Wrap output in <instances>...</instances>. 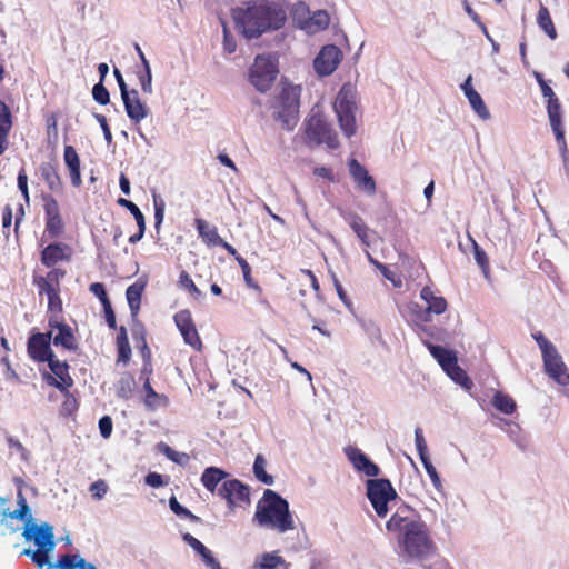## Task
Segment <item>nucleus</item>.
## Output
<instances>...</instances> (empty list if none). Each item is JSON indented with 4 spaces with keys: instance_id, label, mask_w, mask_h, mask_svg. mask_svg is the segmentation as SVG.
Listing matches in <instances>:
<instances>
[{
    "instance_id": "52",
    "label": "nucleus",
    "mask_w": 569,
    "mask_h": 569,
    "mask_svg": "<svg viewBox=\"0 0 569 569\" xmlns=\"http://www.w3.org/2000/svg\"><path fill=\"white\" fill-rule=\"evenodd\" d=\"M132 211H133V217L137 221L139 230H138V233H136L129 238V242L137 243L143 238V234L146 231V220H144L143 213L138 214V212H136L133 209H132Z\"/></svg>"
},
{
    "instance_id": "55",
    "label": "nucleus",
    "mask_w": 569,
    "mask_h": 569,
    "mask_svg": "<svg viewBox=\"0 0 569 569\" xmlns=\"http://www.w3.org/2000/svg\"><path fill=\"white\" fill-rule=\"evenodd\" d=\"M346 456L350 462H371L358 448L348 446L345 448Z\"/></svg>"
},
{
    "instance_id": "59",
    "label": "nucleus",
    "mask_w": 569,
    "mask_h": 569,
    "mask_svg": "<svg viewBox=\"0 0 569 569\" xmlns=\"http://www.w3.org/2000/svg\"><path fill=\"white\" fill-rule=\"evenodd\" d=\"M237 262L242 270L243 279H244L247 286L252 287V288H258L257 283H254L253 279L251 278V268H250L249 263L247 262V260L242 257H237Z\"/></svg>"
},
{
    "instance_id": "50",
    "label": "nucleus",
    "mask_w": 569,
    "mask_h": 569,
    "mask_svg": "<svg viewBox=\"0 0 569 569\" xmlns=\"http://www.w3.org/2000/svg\"><path fill=\"white\" fill-rule=\"evenodd\" d=\"M532 338L539 346L542 356L557 349L555 345L550 342L541 331L532 333Z\"/></svg>"
},
{
    "instance_id": "45",
    "label": "nucleus",
    "mask_w": 569,
    "mask_h": 569,
    "mask_svg": "<svg viewBox=\"0 0 569 569\" xmlns=\"http://www.w3.org/2000/svg\"><path fill=\"white\" fill-rule=\"evenodd\" d=\"M415 440L421 462H429V458L427 455L428 448L420 428H417L415 431Z\"/></svg>"
},
{
    "instance_id": "34",
    "label": "nucleus",
    "mask_w": 569,
    "mask_h": 569,
    "mask_svg": "<svg viewBox=\"0 0 569 569\" xmlns=\"http://www.w3.org/2000/svg\"><path fill=\"white\" fill-rule=\"evenodd\" d=\"M118 361L127 363L131 357V347L128 339L127 329L121 326L117 336Z\"/></svg>"
},
{
    "instance_id": "14",
    "label": "nucleus",
    "mask_w": 569,
    "mask_h": 569,
    "mask_svg": "<svg viewBox=\"0 0 569 569\" xmlns=\"http://www.w3.org/2000/svg\"><path fill=\"white\" fill-rule=\"evenodd\" d=\"M547 375L560 386L569 385V371L557 349L542 356Z\"/></svg>"
},
{
    "instance_id": "22",
    "label": "nucleus",
    "mask_w": 569,
    "mask_h": 569,
    "mask_svg": "<svg viewBox=\"0 0 569 569\" xmlns=\"http://www.w3.org/2000/svg\"><path fill=\"white\" fill-rule=\"evenodd\" d=\"M472 76L469 74L463 83H461L460 88L463 91L466 98L469 101L472 110L482 119L487 120L490 118V112L481 98V96L473 89L472 84Z\"/></svg>"
},
{
    "instance_id": "11",
    "label": "nucleus",
    "mask_w": 569,
    "mask_h": 569,
    "mask_svg": "<svg viewBox=\"0 0 569 569\" xmlns=\"http://www.w3.org/2000/svg\"><path fill=\"white\" fill-rule=\"evenodd\" d=\"M420 298L427 303L426 309H421L418 305L412 306V310L417 313V318L421 321H430L431 313L441 315L447 309V301L441 296H436L429 287H423L420 291Z\"/></svg>"
},
{
    "instance_id": "46",
    "label": "nucleus",
    "mask_w": 569,
    "mask_h": 569,
    "mask_svg": "<svg viewBox=\"0 0 569 569\" xmlns=\"http://www.w3.org/2000/svg\"><path fill=\"white\" fill-rule=\"evenodd\" d=\"M92 97L96 102H98L99 104H102V106L109 103V101H110L109 91L107 90V88L103 86L102 82H99L93 86Z\"/></svg>"
},
{
    "instance_id": "29",
    "label": "nucleus",
    "mask_w": 569,
    "mask_h": 569,
    "mask_svg": "<svg viewBox=\"0 0 569 569\" xmlns=\"http://www.w3.org/2000/svg\"><path fill=\"white\" fill-rule=\"evenodd\" d=\"M143 390L146 392L144 405L148 409L157 410L168 406L169 400L167 396L156 392L151 387L149 379L146 380Z\"/></svg>"
},
{
    "instance_id": "60",
    "label": "nucleus",
    "mask_w": 569,
    "mask_h": 569,
    "mask_svg": "<svg viewBox=\"0 0 569 569\" xmlns=\"http://www.w3.org/2000/svg\"><path fill=\"white\" fill-rule=\"evenodd\" d=\"M423 467H425L433 487L436 488V490L439 492H442L443 491L442 481L439 477V473L437 472L435 465H423Z\"/></svg>"
},
{
    "instance_id": "42",
    "label": "nucleus",
    "mask_w": 569,
    "mask_h": 569,
    "mask_svg": "<svg viewBox=\"0 0 569 569\" xmlns=\"http://www.w3.org/2000/svg\"><path fill=\"white\" fill-rule=\"evenodd\" d=\"M134 387V380L131 377L121 378L116 385V395L118 398L128 399L130 398Z\"/></svg>"
},
{
    "instance_id": "18",
    "label": "nucleus",
    "mask_w": 569,
    "mask_h": 569,
    "mask_svg": "<svg viewBox=\"0 0 569 569\" xmlns=\"http://www.w3.org/2000/svg\"><path fill=\"white\" fill-rule=\"evenodd\" d=\"M349 173L356 183V187L368 196H373L377 191L376 181L368 170L356 159L348 162Z\"/></svg>"
},
{
    "instance_id": "27",
    "label": "nucleus",
    "mask_w": 569,
    "mask_h": 569,
    "mask_svg": "<svg viewBox=\"0 0 569 569\" xmlns=\"http://www.w3.org/2000/svg\"><path fill=\"white\" fill-rule=\"evenodd\" d=\"M345 219L350 226V228L353 230V232L357 234V237L360 239L362 244L369 247V234L371 233V230L363 222L362 218L357 213H349L348 216L345 217Z\"/></svg>"
},
{
    "instance_id": "13",
    "label": "nucleus",
    "mask_w": 569,
    "mask_h": 569,
    "mask_svg": "<svg viewBox=\"0 0 569 569\" xmlns=\"http://www.w3.org/2000/svg\"><path fill=\"white\" fill-rule=\"evenodd\" d=\"M218 493L228 501L230 507L249 505L250 502L249 487L237 479L226 480L218 489Z\"/></svg>"
},
{
    "instance_id": "25",
    "label": "nucleus",
    "mask_w": 569,
    "mask_h": 569,
    "mask_svg": "<svg viewBox=\"0 0 569 569\" xmlns=\"http://www.w3.org/2000/svg\"><path fill=\"white\" fill-rule=\"evenodd\" d=\"M426 346L432 357L438 361L443 371L446 372L451 366L456 365L458 361L456 352L448 350L441 346L432 345L431 342H426Z\"/></svg>"
},
{
    "instance_id": "28",
    "label": "nucleus",
    "mask_w": 569,
    "mask_h": 569,
    "mask_svg": "<svg viewBox=\"0 0 569 569\" xmlns=\"http://www.w3.org/2000/svg\"><path fill=\"white\" fill-rule=\"evenodd\" d=\"M143 290L144 283L139 281L127 288L126 297L132 318H136L139 312Z\"/></svg>"
},
{
    "instance_id": "35",
    "label": "nucleus",
    "mask_w": 569,
    "mask_h": 569,
    "mask_svg": "<svg viewBox=\"0 0 569 569\" xmlns=\"http://www.w3.org/2000/svg\"><path fill=\"white\" fill-rule=\"evenodd\" d=\"M40 173L42 179L47 182L50 190L59 191L61 189V179L51 163H42L40 166Z\"/></svg>"
},
{
    "instance_id": "39",
    "label": "nucleus",
    "mask_w": 569,
    "mask_h": 569,
    "mask_svg": "<svg viewBox=\"0 0 569 569\" xmlns=\"http://www.w3.org/2000/svg\"><path fill=\"white\" fill-rule=\"evenodd\" d=\"M169 507L174 515L181 518L189 519L191 522L201 521L198 516L193 515L189 509L181 506L174 496L169 499Z\"/></svg>"
},
{
    "instance_id": "24",
    "label": "nucleus",
    "mask_w": 569,
    "mask_h": 569,
    "mask_svg": "<svg viewBox=\"0 0 569 569\" xmlns=\"http://www.w3.org/2000/svg\"><path fill=\"white\" fill-rule=\"evenodd\" d=\"M63 160L69 169L71 183L78 188L82 183L80 174V159L72 146H66L63 151Z\"/></svg>"
},
{
    "instance_id": "9",
    "label": "nucleus",
    "mask_w": 569,
    "mask_h": 569,
    "mask_svg": "<svg viewBox=\"0 0 569 569\" xmlns=\"http://www.w3.org/2000/svg\"><path fill=\"white\" fill-rule=\"evenodd\" d=\"M278 73L277 66L271 57L257 56L250 68L249 79L252 86L260 91H268Z\"/></svg>"
},
{
    "instance_id": "32",
    "label": "nucleus",
    "mask_w": 569,
    "mask_h": 569,
    "mask_svg": "<svg viewBox=\"0 0 569 569\" xmlns=\"http://www.w3.org/2000/svg\"><path fill=\"white\" fill-rule=\"evenodd\" d=\"M196 227L199 236L209 244L217 246L222 242V238L218 234L216 227H210L203 219H196Z\"/></svg>"
},
{
    "instance_id": "21",
    "label": "nucleus",
    "mask_w": 569,
    "mask_h": 569,
    "mask_svg": "<svg viewBox=\"0 0 569 569\" xmlns=\"http://www.w3.org/2000/svg\"><path fill=\"white\" fill-rule=\"evenodd\" d=\"M49 325L52 329L57 330V333L51 337L56 347L61 346L69 351H76L78 349V342L70 326L59 322L58 320H50Z\"/></svg>"
},
{
    "instance_id": "63",
    "label": "nucleus",
    "mask_w": 569,
    "mask_h": 569,
    "mask_svg": "<svg viewBox=\"0 0 569 569\" xmlns=\"http://www.w3.org/2000/svg\"><path fill=\"white\" fill-rule=\"evenodd\" d=\"M93 117L99 122V124L103 131L104 140L107 141L108 144H110L112 142V133L108 126L106 117L100 113H94Z\"/></svg>"
},
{
    "instance_id": "47",
    "label": "nucleus",
    "mask_w": 569,
    "mask_h": 569,
    "mask_svg": "<svg viewBox=\"0 0 569 569\" xmlns=\"http://www.w3.org/2000/svg\"><path fill=\"white\" fill-rule=\"evenodd\" d=\"M152 198H153V206H154V220H156L154 226L158 229L164 218L166 204H164L163 199L159 194L153 193Z\"/></svg>"
},
{
    "instance_id": "48",
    "label": "nucleus",
    "mask_w": 569,
    "mask_h": 569,
    "mask_svg": "<svg viewBox=\"0 0 569 569\" xmlns=\"http://www.w3.org/2000/svg\"><path fill=\"white\" fill-rule=\"evenodd\" d=\"M138 79L141 87V90L147 93H152V74L151 69H143V71L138 72Z\"/></svg>"
},
{
    "instance_id": "33",
    "label": "nucleus",
    "mask_w": 569,
    "mask_h": 569,
    "mask_svg": "<svg viewBox=\"0 0 569 569\" xmlns=\"http://www.w3.org/2000/svg\"><path fill=\"white\" fill-rule=\"evenodd\" d=\"M491 403L497 410L505 415L513 413L517 408L516 401L509 395L501 391L495 392Z\"/></svg>"
},
{
    "instance_id": "16",
    "label": "nucleus",
    "mask_w": 569,
    "mask_h": 569,
    "mask_svg": "<svg viewBox=\"0 0 569 569\" xmlns=\"http://www.w3.org/2000/svg\"><path fill=\"white\" fill-rule=\"evenodd\" d=\"M174 322L183 337L184 342L193 349L199 350L202 343L193 323L191 312L187 309L180 310L174 315Z\"/></svg>"
},
{
    "instance_id": "8",
    "label": "nucleus",
    "mask_w": 569,
    "mask_h": 569,
    "mask_svg": "<svg viewBox=\"0 0 569 569\" xmlns=\"http://www.w3.org/2000/svg\"><path fill=\"white\" fill-rule=\"evenodd\" d=\"M367 496L376 513L385 518L388 512V502L396 499L397 492L387 479H373L367 481Z\"/></svg>"
},
{
    "instance_id": "19",
    "label": "nucleus",
    "mask_w": 569,
    "mask_h": 569,
    "mask_svg": "<svg viewBox=\"0 0 569 569\" xmlns=\"http://www.w3.org/2000/svg\"><path fill=\"white\" fill-rule=\"evenodd\" d=\"M128 118L139 124L150 114V108L143 103L139 97V92L132 89L128 94L121 97Z\"/></svg>"
},
{
    "instance_id": "5",
    "label": "nucleus",
    "mask_w": 569,
    "mask_h": 569,
    "mask_svg": "<svg viewBox=\"0 0 569 569\" xmlns=\"http://www.w3.org/2000/svg\"><path fill=\"white\" fill-rule=\"evenodd\" d=\"M401 552L411 559H422L435 550V543L429 537L428 529L423 522L413 526L409 532L398 538Z\"/></svg>"
},
{
    "instance_id": "15",
    "label": "nucleus",
    "mask_w": 569,
    "mask_h": 569,
    "mask_svg": "<svg viewBox=\"0 0 569 569\" xmlns=\"http://www.w3.org/2000/svg\"><path fill=\"white\" fill-rule=\"evenodd\" d=\"M51 337L52 331L46 333H36L29 338L28 353L33 360H37L39 362H48L50 359L54 357L50 348Z\"/></svg>"
},
{
    "instance_id": "31",
    "label": "nucleus",
    "mask_w": 569,
    "mask_h": 569,
    "mask_svg": "<svg viewBox=\"0 0 569 569\" xmlns=\"http://www.w3.org/2000/svg\"><path fill=\"white\" fill-rule=\"evenodd\" d=\"M279 567H281V569H289L290 565L276 552H266L260 557L259 561L256 562L257 569H277Z\"/></svg>"
},
{
    "instance_id": "44",
    "label": "nucleus",
    "mask_w": 569,
    "mask_h": 569,
    "mask_svg": "<svg viewBox=\"0 0 569 569\" xmlns=\"http://www.w3.org/2000/svg\"><path fill=\"white\" fill-rule=\"evenodd\" d=\"M156 449L158 452L164 455L166 458L171 460L172 462H180L181 458H187V455L180 453V452L173 450L171 447H169L164 442H159L156 446Z\"/></svg>"
},
{
    "instance_id": "2",
    "label": "nucleus",
    "mask_w": 569,
    "mask_h": 569,
    "mask_svg": "<svg viewBox=\"0 0 569 569\" xmlns=\"http://www.w3.org/2000/svg\"><path fill=\"white\" fill-rule=\"evenodd\" d=\"M254 519L261 527L286 532L295 528L289 503L273 490L267 489L258 501Z\"/></svg>"
},
{
    "instance_id": "17",
    "label": "nucleus",
    "mask_w": 569,
    "mask_h": 569,
    "mask_svg": "<svg viewBox=\"0 0 569 569\" xmlns=\"http://www.w3.org/2000/svg\"><path fill=\"white\" fill-rule=\"evenodd\" d=\"M421 521L416 520L412 516V510L408 507L399 508L387 521L386 528L389 532H393L399 537L409 532L413 526L419 525Z\"/></svg>"
},
{
    "instance_id": "23",
    "label": "nucleus",
    "mask_w": 569,
    "mask_h": 569,
    "mask_svg": "<svg viewBox=\"0 0 569 569\" xmlns=\"http://www.w3.org/2000/svg\"><path fill=\"white\" fill-rule=\"evenodd\" d=\"M69 259V247L63 243H51L47 246L41 253V262L47 267H52L59 261Z\"/></svg>"
},
{
    "instance_id": "1",
    "label": "nucleus",
    "mask_w": 569,
    "mask_h": 569,
    "mask_svg": "<svg viewBox=\"0 0 569 569\" xmlns=\"http://www.w3.org/2000/svg\"><path fill=\"white\" fill-rule=\"evenodd\" d=\"M236 26L248 39L258 38L269 30L280 29L287 18L283 8L272 1L254 0L232 11Z\"/></svg>"
},
{
    "instance_id": "54",
    "label": "nucleus",
    "mask_w": 569,
    "mask_h": 569,
    "mask_svg": "<svg viewBox=\"0 0 569 569\" xmlns=\"http://www.w3.org/2000/svg\"><path fill=\"white\" fill-rule=\"evenodd\" d=\"M473 256L476 262L487 276L489 270V261L486 252L476 242L473 243Z\"/></svg>"
},
{
    "instance_id": "20",
    "label": "nucleus",
    "mask_w": 569,
    "mask_h": 569,
    "mask_svg": "<svg viewBox=\"0 0 569 569\" xmlns=\"http://www.w3.org/2000/svg\"><path fill=\"white\" fill-rule=\"evenodd\" d=\"M49 368L54 378L48 377V383L57 387L59 390H66L73 385V380L69 375V366L66 361H60L53 357L48 361Z\"/></svg>"
},
{
    "instance_id": "56",
    "label": "nucleus",
    "mask_w": 569,
    "mask_h": 569,
    "mask_svg": "<svg viewBox=\"0 0 569 569\" xmlns=\"http://www.w3.org/2000/svg\"><path fill=\"white\" fill-rule=\"evenodd\" d=\"M183 541L189 545L194 551H197L200 556L207 552L208 548L197 538H194L191 533L187 532L182 536Z\"/></svg>"
},
{
    "instance_id": "41",
    "label": "nucleus",
    "mask_w": 569,
    "mask_h": 569,
    "mask_svg": "<svg viewBox=\"0 0 569 569\" xmlns=\"http://www.w3.org/2000/svg\"><path fill=\"white\" fill-rule=\"evenodd\" d=\"M179 286L187 290L194 299H200L202 297V292L194 284L189 273L184 270L180 272Z\"/></svg>"
},
{
    "instance_id": "26",
    "label": "nucleus",
    "mask_w": 569,
    "mask_h": 569,
    "mask_svg": "<svg viewBox=\"0 0 569 569\" xmlns=\"http://www.w3.org/2000/svg\"><path fill=\"white\" fill-rule=\"evenodd\" d=\"M329 22V14L323 10H318L315 11L312 16L308 17V19L301 21V29L306 30L308 33H316L326 29Z\"/></svg>"
},
{
    "instance_id": "38",
    "label": "nucleus",
    "mask_w": 569,
    "mask_h": 569,
    "mask_svg": "<svg viewBox=\"0 0 569 569\" xmlns=\"http://www.w3.org/2000/svg\"><path fill=\"white\" fill-rule=\"evenodd\" d=\"M446 373L458 385L466 390H470L473 386L471 379L467 376L466 371L459 367L458 361L451 366Z\"/></svg>"
},
{
    "instance_id": "57",
    "label": "nucleus",
    "mask_w": 569,
    "mask_h": 569,
    "mask_svg": "<svg viewBox=\"0 0 569 569\" xmlns=\"http://www.w3.org/2000/svg\"><path fill=\"white\" fill-rule=\"evenodd\" d=\"M89 290L101 301L103 307L111 303L102 283L93 282L90 284Z\"/></svg>"
},
{
    "instance_id": "12",
    "label": "nucleus",
    "mask_w": 569,
    "mask_h": 569,
    "mask_svg": "<svg viewBox=\"0 0 569 569\" xmlns=\"http://www.w3.org/2000/svg\"><path fill=\"white\" fill-rule=\"evenodd\" d=\"M342 52L333 44L325 46L315 58L313 67L320 77L330 76L339 66Z\"/></svg>"
},
{
    "instance_id": "7",
    "label": "nucleus",
    "mask_w": 569,
    "mask_h": 569,
    "mask_svg": "<svg viewBox=\"0 0 569 569\" xmlns=\"http://www.w3.org/2000/svg\"><path fill=\"white\" fill-rule=\"evenodd\" d=\"M306 137L309 143L316 146L325 143L330 149L338 147L337 133L331 126L326 121L320 111L312 109L311 114L305 123Z\"/></svg>"
},
{
    "instance_id": "61",
    "label": "nucleus",
    "mask_w": 569,
    "mask_h": 569,
    "mask_svg": "<svg viewBox=\"0 0 569 569\" xmlns=\"http://www.w3.org/2000/svg\"><path fill=\"white\" fill-rule=\"evenodd\" d=\"M11 118L12 116L10 109L3 101H0V128L11 129Z\"/></svg>"
},
{
    "instance_id": "37",
    "label": "nucleus",
    "mask_w": 569,
    "mask_h": 569,
    "mask_svg": "<svg viewBox=\"0 0 569 569\" xmlns=\"http://www.w3.org/2000/svg\"><path fill=\"white\" fill-rule=\"evenodd\" d=\"M18 503L19 508L12 512H10L8 508H4V506L1 507L0 515L3 518L24 520L29 516L30 509L21 492L18 495Z\"/></svg>"
},
{
    "instance_id": "36",
    "label": "nucleus",
    "mask_w": 569,
    "mask_h": 569,
    "mask_svg": "<svg viewBox=\"0 0 569 569\" xmlns=\"http://www.w3.org/2000/svg\"><path fill=\"white\" fill-rule=\"evenodd\" d=\"M227 473L221 469L210 467L204 470L201 477L203 486L211 492H213L218 483L226 478Z\"/></svg>"
},
{
    "instance_id": "6",
    "label": "nucleus",
    "mask_w": 569,
    "mask_h": 569,
    "mask_svg": "<svg viewBox=\"0 0 569 569\" xmlns=\"http://www.w3.org/2000/svg\"><path fill=\"white\" fill-rule=\"evenodd\" d=\"M339 126L346 137L356 133L357 94L350 83L341 87L333 104Z\"/></svg>"
},
{
    "instance_id": "49",
    "label": "nucleus",
    "mask_w": 569,
    "mask_h": 569,
    "mask_svg": "<svg viewBox=\"0 0 569 569\" xmlns=\"http://www.w3.org/2000/svg\"><path fill=\"white\" fill-rule=\"evenodd\" d=\"M63 229L61 216L49 218L46 220V230L51 237H58Z\"/></svg>"
},
{
    "instance_id": "10",
    "label": "nucleus",
    "mask_w": 569,
    "mask_h": 569,
    "mask_svg": "<svg viewBox=\"0 0 569 569\" xmlns=\"http://www.w3.org/2000/svg\"><path fill=\"white\" fill-rule=\"evenodd\" d=\"M546 108L550 127L559 144L562 158L566 161L568 157V148L565 139V129L562 123L563 111L559 98L547 101Z\"/></svg>"
},
{
    "instance_id": "3",
    "label": "nucleus",
    "mask_w": 569,
    "mask_h": 569,
    "mask_svg": "<svg viewBox=\"0 0 569 569\" xmlns=\"http://www.w3.org/2000/svg\"><path fill=\"white\" fill-rule=\"evenodd\" d=\"M301 91L299 84L283 83L281 92L272 103L274 120L287 131H292L298 123Z\"/></svg>"
},
{
    "instance_id": "4",
    "label": "nucleus",
    "mask_w": 569,
    "mask_h": 569,
    "mask_svg": "<svg viewBox=\"0 0 569 569\" xmlns=\"http://www.w3.org/2000/svg\"><path fill=\"white\" fill-rule=\"evenodd\" d=\"M22 536L26 540H33L38 546L37 550L23 549L21 556H29L39 569L49 563V552L56 546L53 527L48 522L38 525H27Z\"/></svg>"
},
{
    "instance_id": "58",
    "label": "nucleus",
    "mask_w": 569,
    "mask_h": 569,
    "mask_svg": "<svg viewBox=\"0 0 569 569\" xmlns=\"http://www.w3.org/2000/svg\"><path fill=\"white\" fill-rule=\"evenodd\" d=\"M89 491L91 492V496L94 499L100 500L107 493L108 485L106 483L104 480L99 479V480L94 481L93 483H91Z\"/></svg>"
},
{
    "instance_id": "51",
    "label": "nucleus",
    "mask_w": 569,
    "mask_h": 569,
    "mask_svg": "<svg viewBox=\"0 0 569 569\" xmlns=\"http://www.w3.org/2000/svg\"><path fill=\"white\" fill-rule=\"evenodd\" d=\"M43 201H44L46 220L49 218L60 216L59 206L54 198H52L51 196H44Z\"/></svg>"
},
{
    "instance_id": "43",
    "label": "nucleus",
    "mask_w": 569,
    "mask_h": 569,
    "mask_svg": "<svg viewBox=\"0 0 569 569\" xmlns=\"http://www.w3.org/2000/svg\"><path fill=\"white\" fill-rule=\"evenodd\" d=\"M79 555H62L54 565H49L47 569H77Z\"/></svg>"
},
{
    "instance_id": "30",
    "label": "nucleus",
    "mask_w": 569,
    "mask_h": 569,
    "mask_svg": "<svg viewBox=\"0 0 569 569\" xmlns=\"http://www.w3.org/2000/svg\"><path fill=\"white\" fill-rule=\"evenodd\" d=\"M537 24L551 40L557 39L558 33L549 10L542 3H540V8L537 14Z\"/></svg>"
},
{
    "instance_id": "64",
    "label": "nucleus",
    "mask_w": 569,
    "mask_h": 569,
    "mask_svg": "<svg viewBox=\"0 0 569 569\" xmlns=\"http://www.w3.org/2000/svg\"><path fill=\"white\" fill-rule=\"evenodd\" d=\"M99 431L104 439L110 437L112 432V420L109 416H103L102 418H100Z\"/></svg>"
},
{
    "instance_id": "53",
    "label": "nucleus",
    "mask_w": 569,
    "mask_h": 569,
    "mask_svg": "<svg viewBox=\"0 0 569 569\" xmlns=\"http://www.w3.org/2000/svg\"><path fill=\"white\" fill-rule=\"evenodd\" d=\"M293 20L301 28V21L310 17V10L305 2H298L292 9Z\"/></svg>"
},
{
    "instance_id": "62",
    "label": "nucleus",
    "mask_w": 569,
    "mask_h": 569,
    "mask_svg": "<svg viewBox=\"0 0 569 569\" xmlns=\"http://www.w3.org/2000/svg\"><path fill=\"white\" fill-rule=\"evenodd\" d=\"M34 283L38 286L40 295L46 293L48 296L52 292L59 291V288L43 277L36 278Z\"/></svg>"
},
{
    "instance_id": "40",
    "label": "nucleus",
    "mask_w": 569,
    "mask_h": 569,
    "mask_svg": "<svg viewBox=\"0 0 569 569\" xmlns=\"http://www.w3.org/2000/svg\"><path fill=\"white\" fill-rule=\"evenodd\" d=\"M7 441L11 459L22 461L29 459L28 450L22 446V443L19 440L13 439L12 437H8Z\"/></svg>"
}]
</instances>
